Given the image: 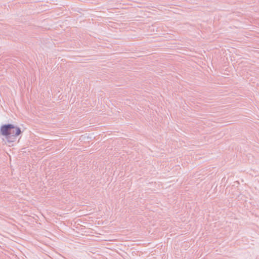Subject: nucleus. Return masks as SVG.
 Returning a JSON list of instances; mask_svg holds the SVG:
<instances>
[{"instance_id": "obj_1", "label": "nucleus", "mask_w": 259, "mask_h": 259, "mask_svg": "<svg viewBox=\"0 0 259 259\" xmlns=\"http://www.w3.org/2000/svg\"><path fill=\"white\" fill-rule=\"evenodd\" d=\"M21 133L20 128L12 124H4L1 127L0 134L5 136L8 143L15 141L16 137Z\"/></svg>"}]
</instances>
